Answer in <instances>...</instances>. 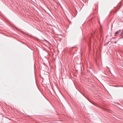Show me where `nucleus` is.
Here are the masks:
<instances>
[{
  "label": "nucleus",
  "instance_id": "obj_1",
  "mask_svg": "<svg viewBox=\"0 0 123 123\" xmlns=\"http://www.w3.org/2000/svg\"><path fill=\"white\" fill-rule=\"evenodd\" d=\"M121 30H119L117 31L115 33V35L117 34H118L119 32H120L121 31Z\"/></svg>",
  "mask_w": 123,
  "mask_h": 123
},
{
  "label": "nucleus",
  "instance_id": "obj_2",
  "mask_svg": "<svg viewBox=\"0 0 123 123\" xmlns=\"http://www.w3.org/2000/svg\"><path fill=\"white\" fill-rule=\"evenodd\" d=\"M22 32L23 33H24V32H23V31H22Z\"/></svg>",
  "mask_w": 123,
  "mask_h": 123
}]
</instances>
